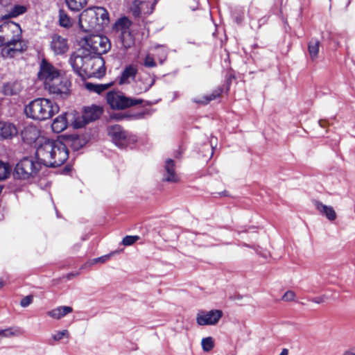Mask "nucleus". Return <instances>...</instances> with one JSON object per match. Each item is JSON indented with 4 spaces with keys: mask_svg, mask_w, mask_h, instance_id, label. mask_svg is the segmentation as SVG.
I'll use <instances>...</instances> for the list:
<instances>
[{
    "mask_svg": "<svg viewBox=\"0 0 355 355\" xmlns=\"http://www.w3.org/2000/svg\"><path fill=\"white\" fill-rule=\"evenodd\" d=\"M131 25L132 21L125 17L118 19L114 24V28L119 33L125 48H129L134 44V39L130 31Z\"/></svg>",
    "mask_w": 355,
    "mask_h": 355,
    "instance_id": "10",
    "label": "nucleus"
},
{
    "mask_svg": "<svg viewBox=\"0 0 355 355\" xmlns=\"http://www.w3.org/2000/svg\"><path fill=\"white\" fill-rule=\"evenodd\" d=\"M17 134V129L13 123L0 121V139H10Z\"/></svg>",
    "mask_w": 355,
    "mask_h": 355,
    "instance_id": "20",
    "label": "nucleus"
},
{
    "mask_svg": "<svg viewBox=\"0 0 355 355\" xmlns=\"http://www.w3.org/2000/svg\"><path fill=\"white\" fill-rule=\"evenodd\" d=\"M344 355H355L354 352H347Z\"/></svg>",
    "mask_w": 355,
    "mask_h": 355,
    "instance_id": "45",
    "label": "nucleus"
},
{
    "mask_svg": "<svg viewBox=\"0 0 355 355\" xmlns=\"http://www.w3.org/2000/svg\"><path fill=\"white\" fill-rule=\"evenodd\" d=\"M66 112L57 116L51 124L52 130L54 132L60 133L64 130L67 127V116Z\"/></svg>",
    "mask_w": 355,
    "mask_h": 355,
    "instance_id": "22",
    "label": "nucleus"
},
{
    "mask_svg": "<svg viewBox=\"0 0 355 355\" xmlns=\"http://www.w3.org/2000/svg\"><path fill=\"white\" fill-rule=\"evenodd\" d=\"M110 256H111L110 254H106V255L98 257V258L90 259L85 263V265L88 266H93L94 264H97L98 263H105L107 260H109V259L110 258Z\"/></svg>",
    "mask_w": 355,
    "mask_h": 355,
    "instance_id": "35",
    "label": "nucleus"
},
{
    "mask_svg": "<svg viewBox=\"0 0 355 355\" xmlns=\"http://www.w3.org/2000/svg\"><path fill=\"white\" fill-rule=\"evenodd\" d=\"M35 153L42 166L52 168L60 166L69 157L66 145L60 140L50 139H40Z\"/></svg>",
    "mask_w": 355,
    "mask_h": 355,
    "instance_id": "2",
    "label": "nucleus"
},
{
    "mask_svg": "<svg viewBox=\"0 0 355 355\" xmlns=\"http://www.w3.org/2000/svg\"><path fill=\"white\" fill-rule=\"evenodd\" d=\"M105 62L101 56L86 58L85 73L89 76L101 78L105 75Z\"/></svg>",
    "mask_w": 355,
    "mask_h": 355,
    "instance_id": "11",
    "label": "nucleus"
},
{
    "mask_svg": "<svg viewBox=\"0 0 355 355\" xmlns=\"http://www.w3.org/2000/svg\"><path fill=\"white\" fill-rule=\"evenodd\" d=\"M259 12V9L256 7L251 6L248 10V15L251 19L256 18V14Z\"/></svg>",
    "mask_w": 355,
    "mask_h": 355,
    "instance_id": "42",
    "label": "nucleus"
},
{
    "mask_svg": "<svg viewBox=\"0 0 355 355\" xmlns=\"http://www.w3.org/2000/svg\"><path fill=\"white\" fill-rule=\"evenodd\" d=\"M10 173V166L7 163L0 161V181L6 179Z\"/></svg>",
    "mask_w": 355,
    "mask_h": 355,
    "instance_id": "32",
    "label": "nucleus"
},
{
    "mask_svg": "<svg viewBox=\"0 0 355 355\" xmlns=\"http://www.w3.org/2000/svg\"><path fill=\"white\" fill-rule=\"evenodd\" d=\"M51 48L56 55L64 54L69 49L67 40L60 35H55L52 37Z\"/></svg>",
    "mask_w": 355,
    "mask_h": 355,
    "instance_id": "17",
    "label": "nucleus"
},
{
    "mask_svg": "<svg viewBox=\"0 0 355 355\" xmlns=\"http://www.w3.org/2000/svg\"><path fill=\"white\" fill-rule=\"evenodd\" d=\"M22 138L30 144L35 143L36 148L40 145V139H46L40 136L39 130L35 126L26 128L22 132Z\"/></svg>",
    "mask_w": 355,
    "mask_h": 355,
    "instance_id": "15",
    "label": "nucleus"
},
{
    "mask_svg": "<svg viewBox=\"0 0 355 355\" xmlns=\"http://www.w3.org/2000/svg\"><path fill=\"white\" fill-rule=\"evenodd\" d=\"M313 205L318 212L321 215L325 216L328 220L332 221L336 218V213L331 206L324 205L322 202L318 200H314Z\"/></svg>",
    "mask_w": 355,
    "mask_h": 355,
    "instance_id": "19",
    "label": "nucleus"
},
{
    "mask_svg": "<svg viewBox=\"0 0 355 355\" xmlns=\"http://www.w3.org/2000/svg\"><path fill=\"white\" fill-rule=\"evenodd\" d=\"M21 28L13 21L3 22L0 25V46L4 57H14L16 53L26 50V46L21 39Z\"/></svg>",
    "mask_w": 355,
    "mask_h": 355,
    "instance_id": "3",
    "label": "nucleus"
},
{
    "mask_svg": "<svg viewBox=\"0 0 355 355\" xmlns=\"http://www.w3.org/2000/svg\"><path fill=\"white\" fill-rule=\"evenodd\" d=\"M42 166L36 155L35 157H26L17 162L13 175L17 179L31 181L37 175Z\"/></svg>",
    "mask_w": 355,
    "mask_h": 355,
    "instance_id": "6",
    "label": "nucleus"
},
{
    "mask_svg": "<svg viewBox=\"0 0 355 355\" xmlns=\"http://www.w3.org/2000/svg\"><path fill=\"white\" fill-rule=\"evenodd\" d=\"M139 239V237L138 236H126L123 239L122 243L125 246L130 245L138 241Z\"/></svg>",
    "mask_w": 355,
    "mask_h": 355,
    "instance_id": "38",
    "label": "nucleus"
},
{
    "mask_svg": "<svg viewBox=\"0 0 355 355\" xmlns=\"http://www.w3.org/2000/svg\"><path fill=\"white\" fill-rule=\"evenodd\" d=\"M113 84V82H110L105 84H96L87 82L85 83V87L88 91L100 94L111 87Z\"/></svg>",
    "mask_w": 355,
    "mask_h": 355,
    "instance_id": "26",
    "label": "nucleus"
},
{
    "mask_svg": "<svg viewBox=\"0 0 355 355\" xmlns=\"http://www.w3.org/2000/svg\"><path fill=\"white\" fill-rule=\"evenodd\" d=\"M155 78L148 74L140 76L135 81L133 85V94H140L146 92L154 85Z\"/></svg>",
    "mask_w": 355,
    "mask_h": 355,
    "instance_id": "14",
    "label": "nucleus"
},
{
    "mask_svg": "<svg viewBox=\"0 0 355 355\" xmlns=\"http://www.w3.org/2000/svg\"><path fill=\"white\" fill-rule=\"evenodd\" d=\"M103 113V110L99 106L93 105L86 107L83 115L74 120L73 127L80 128L89 122L98 119Z\"/></svg>",
    "mask_w": 355,
    "mask_h": 355,
    "instance_id": "13",
    "label": "nucleus"
},
{
    "mask_svg": "<svg viewBox=\"0 0 355 355\" xmlns=\"http://www.w3.org/2000/svg\"><path fill=\"white\" fill-rule=\"evenodd\" d=\"M144 65L146 67H149V68L155 67L157 66L156 62L154 60V58L152 55H150V54L146 55V56L145 57V59H144Z\"/></svg>",
    "mask_w": 355,
    "mask_h": 355,
    "instance_id": "37",
    "label": "nucleus"
},
{
    "mask_svg": "<svg viewBox=\"0 0 355 355\" xmlns=\"http://www.w3.org/2000/svg\"><path fill=\"white\" fill-rule=\"evenodd\" d=\"M27 10L26 6L22 5H15L10 8V9L8 11V13L6 14L3 18H13L17 17L24 13H25Z\"/></svg>",
    "mask_w": 355,
    "mask_h": 355,
    "instance_id": "28",
    "label": "nucleus"
},
{
    "mask_svg": "<svg viewBox=\"0 0 355 355\" xmlns=\"http://www.w3.org/2000/svg\"><path fill=\"white\" fill-rule=\"evenodd\" d=\"M68 8L73 11H79L87 3L88 0H66Z\"/></svg>",
    "mask_w": 355,
    "mask_h": 355,
    "instance_id": "29",
    "label": "nucleus"
},
{
    "mask_svg": "<svg viewBox=\"0 0 355 355\" xmlns=\"http://www.w3.org/2000/svg\"><path fill=\"white\" fill-rule=\"evenodd\" d=\"M288 351L287 349H284L279 355H288Z\"/></svg>",
    "mask_w": 355,
    "mask_h": 355,
    "instance_id": "44",
    "label": "nucleus"
},
{
    "mask_svg": "<svg viewBox=\"0 0 355 355\" xmlns=\"http://www.w3.org/2000/svg\"><path fill=\"white\" fill-rule=\"evenodd\" d=\"M37 78L49 94L61 98L69 94L70 81L61 73L59 69L46 59H42L40 63Z\"/></svg>",
    "mask_w": 355,
    "mask_h": 355,
    "instance_id": "1",
    "label": "nucleus"
},
{
    "mask_svg": "<svg viewBox=\"0 0 355 355\" xmlns=\"http://www.w3.org/2000/svg\"><path fill=\"white\" fill-rule=\"evenodd\" d=\"M320 42L318 40H311L308 46L309 53L312 60L318 57L319 53Z\"/></svg>",
    "mask_w": 355,
    "mask_h": 355,
    "instance_id": "30",
    "label": "nucleus"
},
{
    "mask_svg": "<svg viewBox=\"0 0 355 355\" xmlns=\"http://www.w3.org/2000/svg\"><path fill=\"white\" fill-rule=\"evenodd\" d=\"M33 301V297L28 295L21 300L20 304L22 307H26L29 306Z\"/></svg>",
    "mask_w": 355,
    "mask_h": 355,
    "instance_id": "41",
    "label": "nucleus"
},
{
    "mask_svg": "<svg viewBox=\"0 0 355 355\" xmlns=\"http://www.w3.org/2000/svg\"><path fill=\"white\" fill-rule=\"evenodd\" d=\"M106 101L113 110H125L126 108L141 104L143 100L128 97L121 92L110 91L107 93Z\"/></svg>",
    "mask_w": 355,
    "mask_h": 355,
    "instance_id": "7",
    "label": "nucleus"
},
{
    "mask_svg": "<svg viewBox=\"0 0 355 355\" xmlns=\"http://www.w3.org/2000/svg\"><path fill=\"white\" fill-rule=\"evenodd\" d=\"M157 48L159 49V53L157 55V57L159 60V62L162 64L167 58V49L164 46H158Z\"/></svg>",
    "mask_w": 355,
    "mask_h": 355,
    "instance_id": "36",
    "label": "nucleus"
},
{
    "mask_svg": "<svg viewBox=\"0 0 355 355\" xmlns=\"http://www.w3.org/2000/svg\"><path fill=\"white\" fill-rule=\"evenodd\" d=\"M319 124H320V126H322L321 121H319Z\"/></svg>",
    "mask_w": 355,
    "mask_h": 355,
    "instance_id": "48",
    "label": "nucleus"
},
{
    "mask_svg": "<svg viewBox=\"0 0 355 355\" xmlns=\"http://www.w3.org/2000/svg\"><path fill=\"white\" fill-rule=\"evenodd\" d=\"M59 110L58 105L54 101L46 98H37L25 106L24 112L28 118L42 121L51 119Z\"/></svg>",
    "mask_w": 355,
    "mask_h": 355,
    "instance_id": "5",
    "label": "nucleus"
},
{
    "mask_svg": "<svg viewBox=\"0 0 355 355\" xmlns=\"http://www.w3.org/2000/svg\"><path fill=\"white\" fill-rule=\"evenodd\" d=\"M222 92V89L218 88L216 90H214L212 94L209 95H203L200 97H196L193 98V102L198 103V104H207L211 101L216 99L217 97H218Z\"/></svg>",
    "mask_w": 355,
    "mask_h": 355,
    "instance_id": "27",
    "label": "nucleus"
},
{
    "mask_svg": "<svg viewBox=\"0 0 355 355\" xmlns=\"http://www.w3.org/2000/svg\"><path fill=\"white\" fill-rule=\"evenodd\" d=\"M201 345H202V347L205 352L211 351L214 346V341H213V339L211 337H207V338H202V341H201Z\"/></svg>",
    "mask_w": 355,
    "mask_h": 355,
    "instance_id": "33",
    "label": "nucleus"
},
{
    "mask_svg": "<svg viewBox=\"0 0 355 355\" xmlns=\"http://www.w3.org/2000/svg\"><path fill=\"white\" fill-rule=\"evenodd\" d=\"M108 134L113 143L121 148L133 145L137 141V137L125 130L119 125H112L108 128Z\"/></svg>",
    "mask_w": 355,
    "mask_h": 355,
    "instance_id": "8",
    "label": "nucleus"
},
{
    "mask_svg": "<svg viewBox=\"0 0 355 355\" xmlns=\"http://www.w3.org/2000/svg\"><path fill=\"white\" fill-rule=\"evenodd\" d=\"M112 117L117 121L122 120L123 118H125L124 115L121 114H114Z\"/></svg>",
    "mask_w": 355,
    "mask_h": 355,
    "instance_id": "43",
    "label": "nucleus"
},
{
    "mask_svg": "<svg viewBox=\"0 0 355 355\" xmlns=\"http://www.w3.org/2000/svg\"><path fill=\"white\" fill-rule=\"evenodd\" d=\"M164 180L169 182H178V177L175 171V164L173 159H168L165 162V173Z\"/></svg>",
    "mask_w": 355,
    "mask_h": 355,
    "instance_id": "21",
    "label": "nucleus"
},
{
    "mask_svg": "<svg viewBox=\"0 0 355 355\" xmlns=\"http://www.w3.org/2000/svg\"><path fill=\"white\" fill-rule=\"evenodd\" d=\"M86 48L92 53L100 56L106 53L110 49L109 39L100 35H92L85 38Z\"/></svg>",
    "mask_w": 355,
    "mask_h": 355,
    "instance_id": "9",
    "label": "nucleus"
},
{
    "mask_svg": "<svg viewBox=\"0 0 355 355\" xmlns=\"http://www.w3.org/2000/svg\"><path fill=\"white\" fill-rule=\"evenodd\" d=\"M59 22L63 27H70L72 26V19L62 10L59 13Z\"/></svg>",
    "mask_w": 355,
    "mask_h": 355,
    "instance_id": "31",
    "label": "nucleus"
},
{
    "mask_svg": "<svg viewBox=\"0 0 355 355\" xmlns=\"http://www.w3.org/2000/svg\"><path fill=\"white\" fill-rule=\"evenodd\" d=\"M69 337V333L68 330L64 329L62 331H56L55 334L52 335L51 338L54 342H58L64 338H68Z\"/></svg>",
    "mask_w": 355,
    "mask_h": 355,
    "instance_id": "34",
    "label": "nucleus"
},
{
    "mask_svg": "<svg viewBox=\"0 0 355 355\" xmlns=\"http://www.w3.org/2000/svg\"><path fill=\"white\" fill-rule=\"evenodd\" d=\"M138 71L137 66L129 64L123 70L121 76L118 78V83L120 85L129 84L134 80Z\"/></svg>",
    "mask_w": 355,
    "mask_h": 355,
    "instance_id": "18",
    "label": "nucleus"
},
{
    "mask_svg": "<svg viewBox=\"0 0 355 355\" xmlns=\"http://www.w3.org/2000/svg\"><path fill=\"white\" fill-rule=\"evenodd\" d=\"M71 146L75 150H78L83 146V144L79 137H74L72 139Z\"/></svg>",
    "mask_w": 355,
    "mask_h": 355,
    "instance_id": "40",
    "label": "nucleus"
},
{
    "mask_svg": "<svg viewBox=\"0 0 355 355\" xmlns=\"http://www.w3.org/2000/svg\"><path fill=\"white\" fill-rule=\"evenodd\" d=\"M223 311L218 309L201 310L196 315V322L200 326L216 324L223 317Z\"/></svg>",
    "mask_w": 355,
    "mask_h": 355,
    "instance_id": "12",
    "label": "nucleus"
},
{
    "mask_svg": "<svg viewBox=\"0 0 355 355\" xmlns=\"http://www.w3.org/2000/svg\"><path fill=\"white\" fill-rule=\"evenodd\" d=\"M3 286V282L0 279V288Z\"/></svg>",
    "mask_w": 355,
    "mask_h": 355,
    "instance_id": "47",
    "label": "nucleus"
},
{
    "mask_svg": "<svg viewBox=\"0 0 355 355\" xmlns=\"http://www.w3.org/2000/svg\"><path fill=\"white\" fill-rule=\"evenodd\" d=\"M85 60L80 55H73L69 58V62L75 72L80 74L81 71L85 72Z\"/></svg>",
    "mask_w": 355,
    "mask_h": 355,
    "instance_id": "23",
    "label": "nucleus"
},
{
    "mask_svg": "<svg viewBox=\"0 0 355 355\" xmlns=\"http://www.w3.org/2000/svg\"><path fill=\"white\" fill-rule=\"evenodd\" d=\"M108 12L103 7L89 8L79 16V25L85 32L101 31L109 24Z\"/></svg>",
    "mask_w": 355,
    "mask_h": 355,
    "instance_id": "4",
    "label": "nucleus"
},
{
    "mask_svg": "<svg viewBox=\"0 0 355 355\" xmlns=\"http://www.w3.org/2000/svg\"><path fill=\"white\" fill-rule=\"evenodd\" d=\"M296 295L293 291H287L282 296V300L284 302H293L295 300Z\"/></svg>",
    "mask_w": 355,
    "mask_h": 355,
    "instance_id": "39",
    "label": "nucleus"
},
{
    "mask_svg": "<svg viewBox=\"0 0 355 355\" xmlns=\"http://www.w3.org/2000/svg\"><path fill=\"white\" fill-rule=\"evenodd\" d=\"M72 311L73 309L71 306H60L49 311L47 315L52 318L60 320Z\"/></svg>",
    "mask_w": 355,
    "mask_h": 355,
    "instance_id": "24",
    "label": "nucleus"
},
{
    "mask_svg": "<svg viewBox=\"0 0 355 355\" xmlns=\"http://www.w3.org/2000/svg\"><path fill=\"white\" fill-rule=\"evenodd\" d=\"M155 3V2L153 3L151 5L150 8H148V3L141 1L139 0H135L130 6V9L135 17H139L141 14L150 15L152 13Z\"/></svg>",
    "mask_w": 355,
    "mask_h": 355,
    "instance_id": "16",
    "label": "nucleus"
},
{
    "mask_svg": "<svg viewBox=\"0 0 355 355\" xmlns=\"http://www.w3.org/2000/svg\"><path fill=\"white\" fill-rule=\"evenodd\" d=\"M313 302H314L315 303H320L321 301L319 300H317V299H314V300H313Z\"/></svg>",
    "mask_w": 355,
    "mask_h": 355,
    "instance_id": "46",
    "label": "nucleus"
},
{
    "mask_svg": "<svg viewBox=\"0 0 355 355\" xmlns=\"http://www.w3.org/2000/svg\"><path fill=\"white\" fill-rule=\"evenodd\" d=\"M21 90V85L18 81L6 83L2 87V92L6 96L17 94Z\"/></svg>",
    "mask_w": 355,
    "mask_h": 355,
    "instance_id": "25",
    "label": "nucleus"
}]
</instances>
